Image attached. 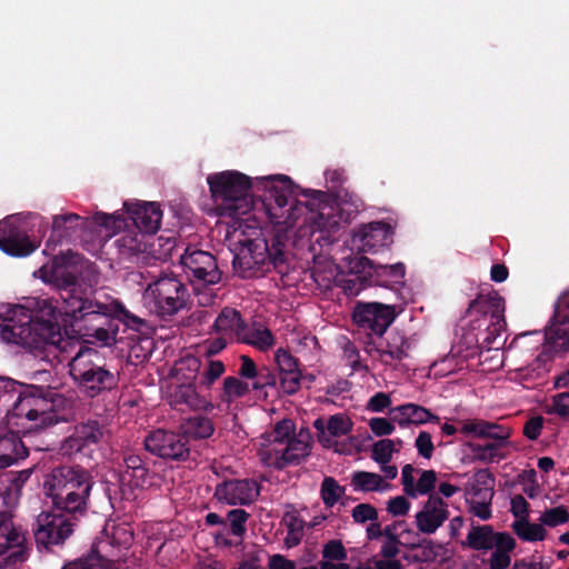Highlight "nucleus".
Wrapping results in <instances>:
<instances>
[{
	"label": "nucleus",
	"instance_id": "obj_1",
	"mask_svg": "<svg viewBox=\"0 0 569 569\" xmlns=\"http://www.w3.org/2000/svg\"><path fill=\"white\" fill-rule=\"evenodd\" d=\"M87 261L71 250L52 258L50 266L38 272L44 282L58 288V298H29L23 305L0 309V338L31 352L44 351L48 346L61 348L63 333L93 338L102 346L117 342L119 326L111 305L94 299L82 288L79 277Z\"/></svg>",
	"mask_w": 569,
	"mask_h": 569
},
{
	"label": "nucleus",
	"instance_id": "obj_2",
	"mask_svg": "<svg viewBox=\"0 0 569 569\" xmlns=\"http://www.w3.org/2000/svg\"><path fill=\"white\" fill-rule=\"evenodd\" d=\"M14 393L18 398L6 416L9 427L28 432L69 421V413L58 410L67 399L50 387L24 385L8 377H0V399Z\"/></svg>",
	"mask_w": 569,
	"mask_h": 569
},
{
	"label": "nucleus",
	"instance_id": "obj_3",
	"mask_svg": "<svg viewBox=\"0 0 569 569\" xmlns=\"http://www.w3.org/2000/svg\"><path fill=\"white\" fill-rule=\"evenodd\" d=\"M93 486L91 472L79 465L54 467L43 481L44 492L54 511L67 512L73 518L87 515Z\"/></svg>",
	"mask_w": 569,
	"mask_h": 569
},
{
	"label": "nucleus",
	"instance_id": "obj_4",
	"mask_svg": "<svg viewBox=\"0 0 569 569\" xmlns=\"http://www.w3.org/2000/svg\"><path fill=\"white\" fill-rule=\"evenodd\" d=\"M469 318V329L466 339L480 350H499L505 340L500 336L506 329L505 299L497 292L478 295L470 301L465 313Z\"/></svg>",
	"mask_w": 569,
	"mask_h": 569
},
{
	"label": "nucleus",
	"instance_id": "obj_5",
	"mask_svg": "<svg viewBox=\"0 0 569 569\" xmlns=\"http://www.w3.org/2000/svg\"><path fill=\"white\" fill-rule=\"evenodd\" d=\"M207 182L220 216L236 218L251 210L252 180L247 174L227 170L209 174Z\"/></svg>",
	"mask_w": 569,
	"mask_h": 569
},
{
	"label": "nucleus",
	"instance_id": "obj_6",
	"mask_svg": "<svg viewBox=\"0 0 569 569\" xmlns=\"http://www.w3.org/2000/svg\"><path fill=\"white\" fill-rule=\"evenodd\" d=\"M70 376L79 391L90 399L116 389L119 383L117 372L107 368L99 351L81 348L70 362Z\"/></svg>",
	"mask_w": 569,
	"mask_h": 569
},
{
	"label": "nucleus",
	"instance_id": "obj_7",
	"mask_svg": "<svg viewBox=\"0 0 569 569\" xmlns=\"http://www.w3.org/2000/svg\"><path fill=\"white\" fill-rule=\"evenodd\" d=\"M281 236L276 234L270 241L263 238L249 239L240 254L233 259L243 278L261 277L271 268L279 273L287 270V256Z\"/></svg>",
	"mask_w": 569,
	"mask_h": 569
},
{
	"label": "nucleus",
	"instance_id": "obj_8",
	"mask_svg": "<svg viewBox=\"0 0 569 569\" xmlns=\"http://www.w3.org/2000/svg\"><path fill=\"white\" fill-rule=\"evenodd\" d=\"M188 287L177 277L163 276L149 283L142 293L144 306L158 317L166 319L187 307Z\"/></svg>",
	"mask_w": 569,
	"mask_h": 569
},
{
	"label": "nucleus",
	"instance_id": "obj_9",
	"mask_svg": "<svg viewBox=\"0 0 569 569\" xmlns=\"http://www.w3.org/2000/svg\"><path fill=\"white\" fill-rule=\"evenodd\" d=\"M80 518H73L67 512H41L36 520L33 536L39 549L51 550L56 546H62L72 536Z\"/></svg>",
	"mask_w": 569,
	"mask_h": 569
},
{
	"label": "nucleus",
	"instance_id": "obj_10",
	"mask_svg": "<svg viewBox=\"0 0 569 569\" xmlns=\"http://www.w3.org/2000/svg\"><path fill=\"white\" fill-rule=\"evenodd\" d=\"M180 263L194 287L213 286L221 281L222 271L209 251L188 247L180 257Z\"/></svg>",
	"mask_w": 569,
	"mask_h": 569
},
{
	"label": "nucleus",
	"instance_id": "obj_11",
	"mask_svg": "<svg viewBox=\"0 0 569 569\" xmlns=\"http://www.w3.org/2000/svg\"><path fill=\"white\" fill-rule=\"evenodd\" d=\"M397 318L396 307L381 302H357L352 319L360 330L371 337L383 336Z\"/></svg>",
	"mask_w": 569,
	"mask_h": 569
},
{
	"label": "nucleus",
	"instance_id": "obj_12",
	"mask_svg": "<svg viewBox=\"0 0 569 569\" xmlns=\"http://www.w3.org/2000/svg\"><path fill=\"white\" fill-rule=\"evenodd\" d=\"M106 425L96 419H88L74 426L72 433L60 445V453L73 457L78 453L88 455L104 440L107 436Z\"/></svg>",
	"mask_w": 569,
	"mask_h": 569
},
{
	"label": "nucleus",
	"instance_id": "obj_13",
	"mask_svg": "<svg viewBox=\"0 0 569 569\" xmlns=\"http://www.w3.org/2000/svg\"><path fill=\"white\" fill-rule=\"evenodd\" d=\"M143 445L148 452L163 460L186 461L190 456V447L182 432L156 429L147 435Z\"/></svg>",
	"mask_w": 569,
	"mask_h": 569
},
{
	"label": "nucleus",
	"instance_id": "obj_14",
	"mask_svg": "<svg viewBox=\"0 0 569 569\" xmlns=\"http://www.w3.org/2000/svg\"><path fill=\"white\" fill-rule=\"evenodd\" d=\"M411 341L403 332L392 330L385 338L369 337L363 341V350L370 357L379 359L386 366L400 362L409 356Z\"/></svg>",
	"mask_w": 569,
	"mask_h": 569
},
{
	"label": "nucleus",
	"instance_id": "obj_15",
	"mask_svg": "<svg viewBox=\"0 0 569 569\" xmlns=\"http://www.w3.org/2000/svg\"><path fill=\"white\" fill-rule=\"evenodd\" d=\"M24 535L13 527L11 515L0 512V569H8L26 559Z\"/></svg>",
	"mask_w": 569,
	"mask_h": 569
},
{
	"label": "nucleus",
	"instance_id": "obj_16",
	"mask_svg": "<svg viewBox=\"0 0 569 569\" xmlns=\"http://www.w3.org/2000/svg\"><path fill=\"white\" fill-rule=\"evenodd\" d=\"M357 272H367L370 286L388 288L392 291H399L403 286L406 267L398 262L395 264H377L367 257H360L355 262Z\"/></svg>",
	"mask_w": 569,
	"mask_h": 569
},
{
	"label": "nucleus",
	"instance_id": "obj_17",
	"mask_svg": "<svg viewBox=\"0 0 569 569\" xmlns=\"http://www.w3.org/2000/svg\"><path fill=\"white\" fill-rule=\"evenodd\" d=\"M260 491L261 485L254 479H230L216 486L214 497L231 506H248L257 500Z\"/></svg>",
	"mask_w": 569,
	"mask_h": 569
},
{
	"label": "nucleus",
	"instance_id": "obj_18",
	"mask_svg": "<svg viewBox=\"0 0 569 569\" xmlns=\"http://www.w3.org/2000/svg\"><path fill=\"white\" fill-rule=\"evenodd\" d=\"M37 244L32 242L20 228L13 217L0 221V249L11 257H27L31 254Z\"/></svg>",
	"mask_w": 569,
	"mask_h": 569
},
{
	"label": "nucleus",
	"instance_id": "obj_19",
	"mask_svg": "<svg viewBox=\"0 0 569 569\" xmlns=\"http://www.w3.org/2000/svg\"><path fill=\"white\" fill-rule=\"evenodd\" d=\"M269 196H266L268 214L272 212H286L295 199L292 181L288 176L278 174L258 179Z\"/></svg>",
	"mask_w": 569,
	"mask_h": 569
},
{
	"label": "nucleus",
	"instance_id": "obj_20",
	"mask_svg": "<svg viewBox=\"0 0 569 569\" xmlns=\"http://www.w3.org/2000/svg\"><path fill=\"white\" fill-rule=\"evenodd\" d=\"M312 212L303 220V224L310 227L311 232H336L339 228V217L335 207L327 200L322 191H311Z\"/></svg>",
	"mask_w": 569,
	"mask_h": 569
},
{
	"label": "nucleus",
	"instance_id": "obj_21",
	"mask_svg": "<svg viewBox=\"0 0 569 569\" xmlns=\"http://www.w3.org/2000/svg\"><path fill=\"white\" fill-rule=\"evenodd\" d=\"M308 438V435L303 436L302 433H299L298 437L293 436L291 439H288L282 450H272L273 457L271 451H269L266 462L277 470L301 463L310 455L311 446Z\"/></svg>",
	"mask_w": 569,
	"mask_h": 569
},
{
	"label": "nucleus",
	"instance_id": "obj_22",
	"mask_svg": "<svg viewBox=\"0 0 569 569\" xmlns=\"http://www.w3.org/2000/svg\"><path fill=\"white\" fill-rule=\"evenodd\" d=\"M449 518L448 505L437 495H430L416 515L418 530L426 535L435 533Z\"/></svg>",
	"mask_w": 569,
	"mask_h": 569
},
{
	"label": "nucleus",
	"instance_id": "obj_23",
	"mask_svg": "<svg viewBox=\"0 0 569 569\" xmlns=\"http://www.w3.org/2000/svg\"><path fill=\"white\" fill-rule=\"evenodd\" d=\"M7 427L8 431L0 435V469L27 458L29 450L21 438L40 431L23 432L17 427H9L8 425Z\"/></svg>",
	"mask_w": 569,
	"mask_h": 569
},
{
	"label": "nucleus",
	"instance_id": "obj_24",
	"mask_svg": "<svg viewBox=\"0 0 569 569\" xmlns=\"http://www.w3.org/2000/svg\"><path fill=\"white\" fill-rule=\"evenodd\" d=\"M569 350V319L551 318L545 329V342L536 360H547L559 352Z\"/></svg>",
	"mask_w": 569,
	"mask_h": 569
},
{
	"label": "nucleus",
	"instance_id": "obj_25",
	"mask_svg": "<svg viewBox=\"0 0 569 569\" xmlns=\"http://www.w3.org/2000/svg\"><path fill=\"white\" fill-rule=\"evenodd\" d=\"M150 475L148 463L139 455H128L123 458V467L119 473V483L123 495L126 489L132 491L143 488Z\"/></svg>",
	"mask_w": 569,
	"mask_h": 569
},
{
	"label": "nucleus",
	"instance_id": "obj_26",
	"mask_svg": "<svg viewBox=\"0 0 569 569\" xmlns=\"http://www.w3.org/2000/svg\"><path fill=\"white\" fill-rule=\"evenodd\" d=\"M168 402L172 409L178 411H186L188 409L212 411L213 409V405L198 393L192 382L176 386L169 393Z\"/></svg>",
	"mask_w": 569,
	"mask_h": 569
},
{
	"label": "nucleus",
	"instance_id": "obj_27",
	"mask_svg": "<svg viewBox=\"0 0 569 569\" xmlns=\"http://www.w3.org/2000/svg\"><path fill=\"white\" fill-rule=\"evenodd\" d=\"M127 211L133 224L139 229L141 233L153 234L156 233L161 224L162 211L154 202L136 203L128 206Z\"/></svg>",
	"mask_w": 569,
	"mask_h": 569
},
{
	"label": "nucleus",
	"instance_id": "obj_28",
	"mask_svg": "<svg viewBox=\"0 0 569 569\" xmlns=\"http://www.w3.org/2000/svg\"><path fill=\"white\" fill-rule=\"evenodd\" d=\"M86 220L77 213L57 214L52 220V231L47 240L44 252L54 250L63 239H69L79 227L86 224Z\"/></svg>",
	"mask_w": 569,
	"mask_h": 569
},
{
	"label": "nucleus",
	"instance_id": "obj_29",
	"mask_svg": "<svg viewBox=\"0 0 569 569\" xmlns=\"http://www.w3.org/2000/svg\"><path fill=\"white\" fill-rule=\"evenodd\" d=\"M390 415L391 420L402 428L409 425L438 423L440 421V418L429 409L412 402L391 408Z\"/></svg>",
	"mask_w": 569,
	"mask_h": 569
},
{
	"label": "nucleus",
	"instance_id": "obj_30",
	"mask_svg": "<svg viewBox=\"0 0 569 569\" xmlns=\"http://www.w3.org/2000/svg\"><path fill=\"white\" fill-rule=\"evenodd\" d=\"M461 433L473 435L478 438L495 442H507L510 436L509 428L482 419H469L462 422Z\"/></svg>",
	"mask_w": 569,
	"mask_h": 569
},
{
	"label": "nucleus",
	"instance_id": "obj_31",
	"mask_svg": "<svg viewBox=\"0 0 569 569\" xmlns=\"http://www.w3.org/2000/svg\"><path fill=\"white\" fill-rule=\"evenodd\" d=\"M306 200H299L295 198L290 203L286 212H272L270 211V219L276 224H284L286 227H293L299 219L303 217V220L312 212L311 207V193H303Z\"/></svg>",
	"mask_w": 569,
	"mask_h": 569
},
{
	"label": "nucleus",
	"instance_id": "obj_32",
	"mask_svg": "<svg viewBox=\"0 0 569 569\" xmlns=\"http://www.w3.org/2000/svg\"><path fill=\"white\" fill-rule=\"evenodd\" d=\"M246 321L240 311L234 308L224 307L214 320L213 329L217 333L236 338L239 340L244 330Z\"/></svg>",
	"mask_w": 569,
	"mask_h": 569
},
{
	"label": "nucleus",
	"instance_id": "obj_33",
	"mask_svg": "<svg viewBox=\"0 0 569 569\" xmlns=\"http://www.w3.org/2000/svg\"><path fill=\"white\" fill-rule=\"evenodd\" d=\"M392 227L383 221H373L362 227L360 240L363 248L376 249L392 241Z\"/></svg>",
	"mask_w": 569,
	"mask_h": 569
},
{
	"label": "nucleus",
	"instance_id": "obj_34",
	"mask_svg": "<svg viewBox=\"0 0 569 569\" xmlns=\"http://www.w3.org/2000/svg\"><path fill=\"white\" fill-rule=\"evenodd\" d=\"M238 341L250 345L260 351H268L276 342L273 333L260 322H253L250 328L246 325Z\"/></svg>",
	"mask_w": 569,
	"mask_h": 569
},
{
	"label": "nucleus",
	"instance_id": "obj_35",
	"mask_svg": "<svg viewBox=\"0 0 569 569\" xmlns=\"http://www.w3.org/2000/svg\"><path fill=\"white\" fill-rule=\"evenodd\" d=\"M182 435L192 439H208L214 432V425L208 417L197 415L188 418L181 425Z\"/></svg>",
	"mask_w": 569,
	"mask_h": 569
},
{
	"label": "nucleus",
	"instance_id": "obj_36",
	"mask_svg": "<svg viewBox=\"0 0 569 569\" xmlns=\"http://www.w3.org/2000/svg\"><path fill=\"white\" fill-rule=\"evenodd\" d=\"M252 382L250 385V390L256 392L257 399L267 400L268 399V389L278 390V378L277 375L263 366L260 367V370L257 372Z\"/></svg>",
	"mask_w": 569,
	"mask_h": 569
},
{
	"label": "nucleus",
	"instance_id": "obj_37",
	"mask_svg": "<svg viewBox=\"0 0 569 569\" xmlns=\"http://www.w3.org/2000/svg\"><path fill=\"white\" fill-rule=\"evenodd\" d=\"M351 486L355 491H382L389 487L388 483L383 485V478L375 472L369 471H355L351 476Z\"/></svg>",
	"mask_w": 569,
	"mask_h": 569
},
{
	"label": "nucleus",
	"instance_id": "obj_38",
	"mask_svg": "<svg viewBox=\"0 0 569 569\" xmlns=\"http://www.w3.org/2000/svg\"><path fill=\"white\" fill-rule=\"evenodd\" d=\"M250 391L249 382L228 376L223 379L222 391L219 396L220 401L230 405L236 399L247 396Z\"/></svg>",
	"mask_w": 569,
	"mask_h": 569
},
{
	"label": "nucleus",
	"instance_id": "obj_39",
	"mask_svg": "<svg viewBox=\"0 0 569 569\" xmlns=\"http://www.w3.org/2000/svg\"><path fill=\"white\" fill-rule=\"evenodd\" d=\"M62 569H117L107 558L102 557L94 548L91 551L73 561L64 565Z\"/></svg>",
	"mask_w": 569,
	"mask_h": 569
},
{
	"label": "nucleus",
	"instance_id": "obj_40",
	"mask_svg": "<svg viewBox=\"0 0 569 569\" xmlns=\"http://www.w3.org/2000/svg\"><path fill=\"white\" fill-rule=\"evenodd\" d=\"M495 531L491 526L472 527L468 532L467 541L473 550H491Z\"/></svg>",
	"mask_w": 569,
	"mask_h": 569
},
{
	"label": "nucleus",
	"instance_id": "obj_41",
	"mask_svg": "<svg viewBox=\"0 0 569 569\" xmlns=\"http://www.w3.org/2000/svg\"><path fill=\"white\" fill-rule=\"evenodd\" d=\"M506 443L486 441L485 443H471L470 448L475 459L483 462H493L503 457L502 449Z\"/></svg>",
	"mask_w": 569,
	"mask_h": 569
},
{
	"label": "nucleus",
	"instance_id": "obj_42",
	"mask_svg": "<svg viewBox=\"0 0 569 569\" xmlns=\"http://www.w3.org/2000/svg\"><path fill=\"white\" fill-rule=\"evenodd\" d=\"M410 550L421 549L420 555H415L412 560L415 562H432L439 556L441 545L435 543L431 539L423 538L418 541L405 543Z\"/></svg>",
	"mask_w": 569,
	"mask_h": 569
},
{
	"label": "nucleus",
	"instance_id": "obj_43",
	"mask_svg": "<svg viewBox=\"0 0 569 569\" xmlns=\"http://www.w3.org/2000/svg\"><path fill=\"white\" fill-rule=\"evenodd\" d=\"M355 270V274L348 278H341L338 280L339 287L342 289L343 293L348 297L358 296L363 289L369 287V277L367 272H357L355 266L352 267Z\"/></svg>",
	"mask_w": 569,
	"mask_h": 569
},
{
	"label": "nucleus",
	"instance_id": "obj_44",
	"mask_svg": "<svg viewBox=\"0 0 569 569\" xmlns=\"http://www.w3.org/2000/svg\"><path fill=\"white\" fill-rule=\"evenodd\" d=\"M346 488L332 477H326L321 483L320 495L327 507H333L343 496Z\"/></svg>",
	"mask_w": 569,
	"mask_h": 569
},
{
	"label": "nucleus",
	"instance_id": "obj_45",
	"mask_svg": "<svg viewBox=\"0 0 569 569\" xmlns=\"http://www.w3.org/2000/svg\"><path fill=\"white\" fill-rule=\"evenodd\" d=\"M352 420L343 413L332 415L327 420L328 437L331 440L349 435L352 431Z\"/></svg>",
	"mask_w": 569,
	"mask_h": 569
},
{
	"label": "nucleus",
	"instance_id": "obj_46",
	"mask_svg": "<svg viewBox=\"0 0 569 569\" xmlns=\"http://www.w3.org/2000/svg\"><path fill=\"white\" fill-rule=\"evenodd\" d=\"M249 519V513L244 509H232L227 513V531H230L234 537L242 540L247 531L246 523Z\"/></svg>",
	"mask_w": 569,
	"mask_h": 569
},
{
	"label": "nucleus",
	"instance_id": "obj_47",
	"mask_svg": "<svg viewBox=\"0 0 569 569\" xmlns=\"http://www.w3.org/2000/svg\"><path fill=\"white\" fill-rule=\"evenodd\" d=\"M111 308L118 325L122 322L126 327L137 331L146 326V320L130 312L122 303L114 301L111 303Z\"/></svg>",
	"mask_w": 569,
	"mask_h": 569
},
{
	"label": "nucleus",
	"instance_id": "obj_48",
	"mask_svg": "<svg viewBox=\"0 0 569 569\" xmlns=\"http://www.w3.org/2000/svg\"><path fill=\"white\" fill-rule=\"evenodd\" d=\"M117 244L121 254L128 257L138 256L147 251V243L143 240V236L124 234L117 240Z\"/></svg>",
	"mask_w": 569,
	"mask_h": 569
},
{
	"label": "nucleus",
	"instance_id": "obj_49",
	"mask_svg": "<svg viewBox=\"0 0 569 569\" xmlns=\"http://www.w3.org/2000/svg\"><path fill=\"white\" fill-rule=\"evenodd\" d=\"M539 521L547 527L555 528L569 521L568 508L563 505L546 509L539 517Z\"/></svg>",
	"mask_w": 569,
	"mask_h": 569
},
{
	"label": "nucleus",
	"instance_id": "obj_50",
	"mask_svg": "<svg viewBox=\"0 0 569 569\" xmlns=\"http://www.w3.org/2000/svg\"><path fill=\"white\" fill-rule=\"evenodd\" d=\"M396 451L395 441L391 439H381L372 445L371 458L380 465L389 463L392 453Z\"/></svg>",
	"mask_w": 569,
	"mask_h": 569
},
{
	"label": "nucleus",
	"instance_id": "obj_51",
	"mask_svg": "<svg viewBox=\"0 0 569 569\" xmlns=\"http://www.w3.org/2000/svg\"><path fill=\"white\" fill-rule=\"evenodd\" d=\"M302 373L300 370L280 373V389L289 396L295 395L301 387Z\"/></svg>",
	"mask_w": 569,
	"mask_h": 569
},
{
	"label": "nucleus",
	"instance_id": "obj_52",
	"mask_svg": "<svg viewBox=\"0 0 569 569\" xmlns=\"http://www.w3.org/2000/svg\"><path fill=\"white\" fill-rule=\"evenodd\" d=\"M274 361L278 366L280 373L299 370L298 359L283 348H279L276 351Z\"/></svg>",
	"mask_w": 569,
	"mask_h": 569
},
{
	"label": "nucleus",
	"instance_id": "obj_53",
	"mask_svg": "<svg viewBox=\"0 0 569 569\" xmlns=\"http://www.w3.org/2000/svg\"><path fill=\"white\" fill-rule=\"evenodd\" d=\"M295 432V423L290 419H282L278 421L273 428L272 437L273 442L277 443H286L288 439H291V436Z\"/></svg>",
	"mask_w": 569,
	"mask_h": 569
},
{
	"label": "nucleus",
	"instance_id": "obj_54",
	"mask_svg": "<svg viewBox=\"0 0 569 569\" xmlns=\"http://www.w3.org/2000/svg\"><path fill=\"white\" fill-rule=\"evenodd\" d=\"M322 557L328 560L343 561L347 559V550L340 540H329L322 549Z\"/></svg>",
	"mask_w": 569,
	"mask_h": 569
},
{
	"label": "nucleus",
	"instance_id": "obj_55",
	"mask_svg": "<svg viewBox=\"0 0 569 569\" xmlns=\"http://www.w3.org/2000/svg\"><path fill=\"white\" fill-rule=\"evenodd\" d=\"M437 482V473L435 470H423L415 486L416 496L419 495H431L430 492L435 489Z\"/></svg>",
	"mask_w": 569,
	"mask_h": 569
},
{
	"label": "nucleus",
	"instance_id": "obj_56",
	"mask_svg": "<svg viewBox=\"0 0 569 569\" xmlns=\"http://www.w3.org/2000/svg\"><path fill=\"white\" fill-rule=\"evenodd\" d=\"M352 518L357 523L376 521L378 519L377 509L370 503H359L352 509Z\"/></svg>",
	"mask_w": 569,
	"mask_h": 569
},
{
	"label": "nucleus",
	"instance_id": "obj_57",
	"mask_svg": "<svg viewBox=\"0 0 569 569\" xmlns=\"http://www.w3.org/2000/svg\"><path fill=\"white\" fill-rule=\"evenodd\" d=\"M93 221L96 224L112 231L121 229L124 224V220L120 214H109L103 212H97L93 216Z\"/></svg>",
	"mask_w": 569,
	"mask_h": 569
},
{
	"label": "nucleus",
	"instance_id": "obj_58",
	"mask_svg": "<svg viewBox=\"0 0 569 569\" xmlns=\"http://www.w3.org/2000/svg\"><path fill=\"white\" fill-rule=\"evenodd\" d=\"M415 447L419 456L425 459H430L435 450L431 435L428 431H420L415 441Z\"/></svg>",
	"mask_w": 569,
	"mask_h": 569
},
{
	"label": "nucleus",
	"instance_id": "obj_59",
	"mask_svg": "<svg viewBox=\"0 0 569 569\" xmlns=\"http://www.w3.org/2000/svg\"><path fill=\"white\" fill-rule=\"evenodd\" d=\"M393 421L390 419L375 417L369 420L370 430L377 437L390 436L395 431Z\"/></svg>",
	"mask_w": 569,
	"mask_h": 569
},
{
	"label": "nucleus",
	"instance_id": "obj_60",
	"mask_svg": "<svg viewBox=\"0 0 569 569\" xmlns=\"http://www.w3.org/2000/svg\"><path fill=\"white\" fill-rule=\"evenodd\" d=\"M288 507L291 508V510L286 511L282 518L287 530L296 531V533H303L306 525L305 520L300 517L299 512L293 508L292 505H289Z\"/></svg>",
	"mask_w": 569,
	"mask_h": 569
},
{
	"label": "nucleus",
	"instance_id": "obj_61",
	"mask_svg": "<svg viewBox=\"0 0 569 569\" xmlns=\"http://www.w3.org/2000/svg\"><path fill=\"white\" fill-rule=\"evenodd\" d=\"M465 496L468 499L471 498L470 502L475 501H488L492 500L493 491H489L488 488L482 489L480 486H476L472 481H468L465 487Z\"/></svg>",
	"mask_w": 569,
	"mask_h": 569
},
{
	"label": "nucleus",
	"instance_id": "obj_62",
	"mask_svg": "<svg viewBox=\"0 0 569 569\" xmlns=\"http://www.w3.org/2000/svg\"><path fill=\"white\" fill-rule=\"evenodd\" d=\"M516 547V540L509 532H495L492 549L495 551L510 552Z\"/></svg>",
	"mask_w": 569,
	"mask_h": 569
},
{
	"label": "nucleus",
	"instance_id": "obj_63",
	"mask_svg": "<svg viewBox=\"0 0 569 569\" xmlns=\"http://www.w3.org/2000/svg\"><path fill=\"white\" fill-rule=\"evenodd\" d=\"M552 412L563 420H569V392H561L553 397Z\"/></svg>",
	"mask_w": 569,
	"mask_h": 569
},
{
	"label": "nucleus",
	"instance_id": "obj_64",
	"mask_svg": "<svg viewBox=\"0 0 569 569\" xmlns=\"http://www.w3.org/2000/svg\"><path fill=\"white\" fill-rule=\"evenodd\" d=\"M224 372V365L219 361H209L208 367L206 368L201 383L206 386H211L214 380H217Z\"/></svg>",
	"mask_w": 569,
	"mask_h": 569
}]
</instances>
